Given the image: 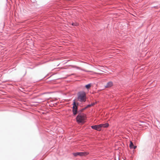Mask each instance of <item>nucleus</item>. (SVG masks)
I'll return each instance as SVG.
<instances>
[{
  "label": "nucleus",
  "instance_id": "obj_1",
  "mask_svg": "<svg viewBox=\"0 0 160 160\" xmlns=\"http://www.w3.org/2000/svg\"><path fill=\"white\" fill-rule=\"evenodd\" d=\"M78 99L80 102H85L86 101V94L84 91L79 92L77 93Z\"/></svg>",
  "mask_w": 160,
  "mask_h": 160
},
{
  "label": "nucleus",
  "instance_id": "obj_2",
  "mask_svg": "<svg viewBox=\"0 0 160 160\" xmlns=\"http://www.w3.org/2000/svg\"><path fill=\"white\" fill-rule=\"evenodd\" d=\"M85 118V115L83 113H79L76 117L77 122L78 123H82Z\"/></svg>",
  "mask_w": 160,
  "mask_h": 160
},
{
  "label": "nucleus",
  "instance_id": "obj_3",
  "mask_svg": "<svg viewBox=\"0 0 160 160\" xmlns=\"http://www.w3.org/2000/svg\"><path fill=\"white\" fill-rule=\"evenodd\" d=\"M72 154L74 156L77 157L78 156H85L88 155L89 153L87 152H81L73 153Z\"/></svg>",
  "mask_w": 160,
  "mask_h": 160
},
{
  "label": "nucleus",
  "instance_id": "obj_4",
  "mask_svg": "<svg viewBox=\"0 0 160 160\" xmlns=\"http://www.w3.org/2000/svg\"><path fill=\"white\" fill-rule=\"evenodd\" d=\"M113 85V82H108L107 85L105 86V88H108L111 87Z\"/></svg>",
  "mask_w": 160,
  "mask_h": 160
},
{
  "label": "nucleus",
  "instance_id": "obj_5",
  "mask_svg": "<svg viewBox=\"0 0 160 160\" xmlns=\"http://www.w3.org/2000/svg\"><path fill=\"white\" fill-rule=\"evenodd\" d=\"M91 128L93 129L96 130L98 131H100L101 130V129H100L98 128L97 125H93L91 126Z\"/></svg>",
  "mask_w": 160,
  "mask_h": 160
},
{
  "label": "nucleus",
  "instance_id": "obj_6",
  "mask_svg": "<svg viewBox=\"0 0 160 160\" xmlns=\"http://www.w3.org/2000/svg\"><path fill=\"white\" fill-rule=\"evenodd\" d=\"M72 112H73V116H75L78 112V111H77V110H75L74 109H72Z\"/></svg>",
  "mask_w": 160,
  "mask_h": 160
},
{
  "label": "nucleus",
  "instance_id": "obj_7",
  "mask_svg": "<svg viewBox=\"0 0 160 160\" xmlns=\"http://www.w3.org/2000/svg\"><path fill=\"white\" fill-rule=\"evenodd\" d=\"M77 104L73 106L72 109H74L75 110H78V102H77Z\"/></svg>",
  "mask_w": 160,
  "mask_h": 160
},
{
  "label": "nucleus",
  "instance_id": "obj_8",
  "mask_svg": "<svg viewBox=\"0 0 160 160\" xmlns=\"http://www.w3.org/2000/svg\"><path fill=\"white\" fill-rule=\"evenodd\" d=\"M91 86V83H89L87 85H85V87L86 88L88 89L90 88Z\"/></svg>",
  "mask_w": 160,
  "mask_h": 160
},
{
  "label": "nucleus",
  "instance_id": "obj_9",
  "mask_svg": "<svg viewBox=\"0 0 160 160\" xmlns=\"http://www.w3.org/2000/svg\"><path fill=\"white\" fill-rule=\"evenodd\" d=\"M109 126V124L108 123H106L105 124H103V127L106 128L108 127Z\"/></svg>",
  "mask_w": 160,
  "mask_h": 160
},
{
  "label": "nucleus",
  "instance_id": "obj_10",
  "mask_svg": "<svg viewBox=\"0 0 160 160\" xmlns=\"http://www.w3.org/2000/svg\"><path fill=\"white\" fill-rule=\"evenodd\" d=\"M96 102H93V103H91V104H88V105L87 107V108L89 107H91V106H93V105H95L96 104Z\"/></svg>",
  "mask_w": 160,
  "mask_h": 160
},
{
  "label": "nucleus",
  "instance_id": "obj_11",
  "mask_svg": "<svg viewBox=\"0 0 160 160\" xmlns=\"http://www.w3.org/2000/svg\"><path fill=\"white\" fill-rule=\"evenodd\" d=\"M134 146V145L133 144V143L132 142L130 141V144L129 145L130 148L131 149H132V148Z\"/></svg>",
  "mask_w": 160,
  "mask_h": 160
},
{
  "label": "nucleus",
  "instance_id": "obj_12",
  "mask_svg": "<svg viewBox=\"0 0 160 160\" xmlns=\"http://www.w3.org/2000/svg\"><path fill=\"white\" fill-rule=\"evenodd\" d=\"M72 25L73 26H78V23L77 22H72Z\"/></svg>",
  "mask_w": 160,
  "mask_h": 160
},
{
  "label": "nucleus",
  "instance_id": "obj_13",
  "mask_svg": "<svg viewBox=\"0 0 160 160\" xmlns=\"http://www.w3.org/2000/svg\"><path fill=\"white\" fill-rule=\"evenodd\" d=\"M98 128L101 129V128L102 127H103V124H101L99 125H97Z\"/></svg>",
  "mask_w": 160,
  "mask_h": 160
},
{
  "label": "nucleus",
  "instance_id": "obj_14",
  "mask_svg": "<svg viewBox=\"0 0 160 160\" xmlns=\"http://www.w3.org/2000/svg\"><path fill=\"white\" fill-rule=\"evenodd\" d=\"M87 107H85L84 108H83L82 109L80 110V111L81 112H82L83 111H84V110H85V109H87Z\"/></svg>",
  "mask_w": 160,
  "mask_h": 160
},
{
  "label": "nucleus",
  "instance_id": "obj_15",
  "mask_svg": "<svg viewBox=\"0 0 160 160\" xmlns=\"http://www.w3.org/2000/svg\"><path fill=\"white\" fill-rule=\"evenodd\" d=\"M77 104V103L75 102V100H73V103H72V105L73 106V105H76Z\"/></svg>",
  "mask_w": 160,
  "mask_h": 160
},
{
  "label": "nucleus",
  "instance_id": "obj_16",
  "mask_svg": "<svg viewBox=\"0 0 160 160\" xmlns=\"http://www.w3.org/2000/svg\"><path fill=\"white\" fill-rule=\"evenodd\" d=\"M137 148V146H134L132 148V149H135Z\"/></svg>",
  "mask_w": 160,
  "mask_h": 160
},
{
  "label": "nucleus",
  "instance_id": "obj_17",
  "mask_svg": "<svg viewBox=\"0 0 160 160\" xmlns=\"http://www.w3.org/2000/svg\"><path fill=\"white\" fill-rule=\"evenodd\" d=\"M87 72H90V71H87Z\"/></svg>",
  "mask_w": 160,
  "mask_h": 160
}]
</instances>
